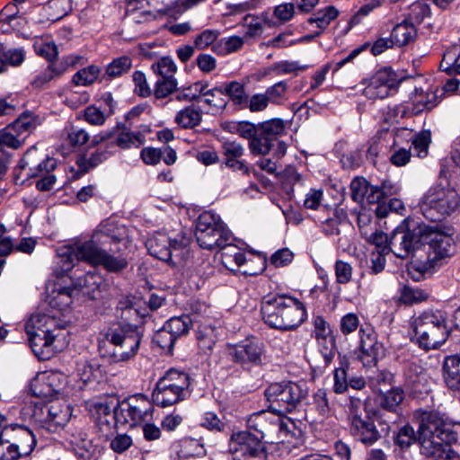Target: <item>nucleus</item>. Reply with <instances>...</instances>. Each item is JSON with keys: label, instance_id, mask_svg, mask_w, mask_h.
Listing matches in <instances>:
<instances>
[{"label": "nucleus", "instance_id": "f257e3e1", "mask_svg": "<svg viewBox=\"0 0 460 460\" xmlns=\"http://www.w3.org/2000/svg\"><path fill=\"white\" fill-rule=\"evenodd\" d=\"M93 238L84 243L79 251L81 256L87 258L88 263L102 265L110 272H119L127 267V260L121 255H115L120 252L119 244L123 241L119 234H111L110 228L102 226L94 233Z\"/></svg>", "mask_w": 460, "mask_h": 460}, {"label": "nucleus", "instance_id": "f03ea898", "mask_svg": "<svg viewBox=\"0 0 460 460\" xmlns=\"http://www.w3.org/2000/svg\"><path fill=\"white\" fill-rule=\"evenodd\" d=\"M261 310L264 323L271 328L281 331L295 330L306 318L304 304L287 295L264 297Z\"/></svg>", "mask_w": 460, "mask_h": 460}, {"label": "nucleus", "instance_id": "7ed1b4c3", "mask_svg": "<svg viewBox=\"0 0 460 460\" xmlns=\"http://www.w3.org/2000/svg\"><path fill=\"white\" fill-rule=\"evenodd\" d=\"M140 341L135 327L115 323L100 332L98 349L102 357L112 362L127 361L136 354Z\"/></svg>", "mask_w": 460, "mask_h": 460}, {"label": "nucleus", "instance_id": "20e7f679", "mask_svg": "<svg viewBox=\"0 0 460 460\" xmlns=\"http://www.w3.org/2000/svg\"><path fill=\"white\" fill-rule=\"evenodd\" d=\"M412 327L416 343L427 351L441 347L450 334L447 314L439 310L423 312L414 318Z\"/></svg>", "mask_w": 460, "mask_h": 460}, {"label": "nucleus", "instance_id": "39448f33", "mask_svg": "<svg viewBox=\"0 0 460 460\" xmlns=\"http://www.w3.org/2000/svg\"><path fill=\"white\" fill-rule=\"evenodd\" d=\"M460 208V195L448 182H437L422 198L420 210L424 217L438 222L449 217Z\"/></svg>", "mask_w": 460, "mask_h": 460}, {"label": "nucleus", "instance_id": "423d86ee", "mask_svg": "<svg viewBox=\"0 0 460 460\" xmlns=\"http://www.w3.org/2000/svg\"><path fill=\"white\" fill-rule=\"evenodd\" d=\"M269 403V410L278 412L280 416L291 412L306 399L308 390L305 385L291 381L270 384L264 391Z\"/></svg>", "mask_w": 460, "mask_h": 460}, {"label": "nucleus", "instance_id": "0eeeda50", "mask_svg": "<svg viewBox=\"0 0 460 460\" xmlns=\"http://www.w3.org/2000/svg\"><path fill=\"white\" fill-rule=\"evenodd\" d=\"M289 421L286 422L275 411H262L252 414L247 420V430L258 435L265 444L284 443L289 437Z\"/></svg>", "mask_w": 460, "mask_h": 460}, {"label": "nucleus", "instance_id": "6e6552de", "mask_svg": "<svg viewBox=\"0 0 460 460\" xmlns=\"http://www.w3.org/2000/svg\"><path fill=\"white\" fill-rule=\"evenodd\" d=\"M153 410V402L146 395H133L116 403L112 416L113 426L137 427L152 418Z\"/></svg>", "mask_w": 460, "mask_h": 460}, {"label": "nucleus", "instance_id": "1a4fd4ad", "mask_svg": "<svg viewBox=\"0 0 460 460\" xmlns=\"http://www.w3.org/2000/svg\"><path fill=\"white\" fill-rule=\"evenodd\" d=\"M427 231L425 224L403 220L392 233L390 243L393 252L398 258L405 259L424 245Z\"/></svg>", "mask_w": 460, "mask_h": 460}, {"label": "nucleus", "instance_id": "9d476101", "mask_svg": "<svg viewBox=\"0 0 460 460\" xmlns=\"http://www.w3.org/2000/svg\"><path fill=\"white\" fill-rule=\"evenodd\" d=\"M414 417L418 423V435H431L446 443L457 440V432L453 429L456 423L438 411L420 410Z\"/></svg>", "mask_w": 460, "mask_h": 460}, {"label": "nucleus", "instance_id": "9b49d317", "mask_svg": "<svg viewBox=\"0 0 460 460\" xmlns=\"http://www.w3.org/2000/svg\"><path fill=\"white\" fill-rule=\"evenodd\" d=\"M233 460H267V447L258 435L248 430L234 432L228 441Z\"/></svg>", "mask_w": 460, "mask_h": 460}, {"label": "nucleus", "instance_id": "f8f14e48", "mask_svg": "<svg viewBox=\"0 0 460 460\" xmlns=\"http://www.w3.org/2000/svg\"><path fill=\"white\" fill-rule=\"evenodd\" d=\"M285 132L284 121L273 119L258 124L257 137L249 142V149L252 155H265L270 153L278 137Z\"/></svg>", "mask_w": 460, "mask_h": 460}, {"label": "nucleus", "instance_id": "ddd939ff", "mask_svg": "<svg viewBox=\"0 0 460 460\" xmlns=\"http://www.w3.org/2000/svg\"><path fill=\"white\" fill-rule=\"evenodd\" d=\"M359 345L356 351L357 358L365 367L376 366L379 358L384 355V346L377 340L375 330L369 326L359 329Z\"/></svg>", "mask_w": 460, "mask_h": 460}, {"label": "nucleus", "instance_id": "4468645a", "mask_svg": "<svg viewBox=\"0 0 460 460\" xmlns=\"http://www.w3.org/2000/svg\"><path fill=\"white\" fill-rule=\"evenodd\" d=\"M263 353L262 343L255 340H245L237 344L227 345V354L231 360L243 367L261 365Z\"/></svg>", "mask_w": 460, "mask_h": 460}, {"label": "nucleus", "instance_id": "2eb2a0df", "mask_svg": "<svg viewBox=\"0 0 460 460\" xmlns=\"http://www.w3.org/2000/svg\"><path fill=\"white\" fill-rule=\"evenodd\" d=\"M57 160L53 157H43L36 147H31L26 151L19 163V168L25 171L28 178H38L52 173L57 168Z\"/></svg>", "mask_w": 460, "mask_h": 460}, {"label": "nucleus", "instance_id": "dca6fc26", "mask_svg": "<svg viewBox=\"0 0 460 460\" xmlns=\"http://www.w3.org/2000/svg\"><path fill=\"white\" fill-rule=\"evenodd\" d=\"M0 441L16 444L20 451L30 455L36 445L35 435L26 426L17 423L5 425L0 432Z\"/></svg>", "mask_w": 460, "mask_h": 460}, {"label": "nucleus", "instance_id": "f3484780", "mask_svg": "<svg viewBox=\"0 0 460 460\" xmlns=\"http://www.w3.org/2000/svg\"><path fill=\"white\" fill-rule=\"evenodd\" d=\"M73 291L71 288H64L58 284H53L50 290L49 287L47 289L45 302L50 312H55L59 319L70 311Z\"/></svg>", "mask_w": 460, "mask_h": 460}, {"label": "nucleus", "instance_id": "a211bd4d", "mask_svg": "<svg viewBox=\"0 0 460 460\" xmlns=\"http://www.w3.org/2000/svg\"><path fill=\"white\" fill-rule=\"evenodd\" d=\"M452 238L435 229L432 226H427V231L424 236V245H428L429 256L434 254L432 260H440L450 255Z\"/></svg>", "mask_w": 460, "mask_h": 460}, {"label": "nucleus", "instance_id": "6ab92c4d", "mask_svg": "<svg viewBox=\"0 0 460 460\" xmlns=\"http://www.w3.org/2000/svg\"><path fill=\"white\" fill-rule=\"evenodd\" d=\"M47 416L41 421V428L49 432H57L63 428L69 420V407L60 402H51L45 406Z\"/></svg>", "mask_w": 460, "mask_h": 460}, {"label": "nucleus", "instance_id": "aec40b11", "mask_svg": "<svg viewBox=\"0 0 460 460\" xmlns=\"http://www.w3.org/2000/svg\"><path fill=\"white\" fill-rule=\"evenodd\" d=\"M29 336L30 346L37 358L40 360L48 359L53 354L52 345L55 341V335L49 332V330L36 331L26 330Z\"/></svg>", "mask_w": 460, "mask_h": 460}, {"label": "nucleus", "instance_id": "412c9836", "mask_svg": "<svg viewBox=\"0 0 460 460\" xmlns=\"http://www.w3.org/2000/svg\"><path fill=\"white\" fill-rule=\"evenodd\" d=\"M350 433L356 440L367 446L373 445L381 438L379 430L368 415L350 421Z\"/></svg>", "mask_w": 460, "mask_h": 460}, {"label": "nucleus", "instance_id": "4be33fe9", "mask_svg": "<svg viewBox=\"0 0 460 460\" xmlns=\"http://www.w3.org/2000/svg\"><path fill=\"white\" fill-rule=\"evenodd\" d=\"M418 443L420 455L429 460L447 459L449 451H454L450 444L446 443L434 436L418 435Z\"/></svg>", "mask_w": 460, "mask_h": 460}, {"label": "nucleus", "instance_id": "5701e85b", "mask_svg": "<svg viewBox=\"0 0 460 460\" xmlns=\"http://www.w3.org/2000/svg\"><path fill=\"white\" fill-rule=\"evenodd\" d=\"M42 124V118L30 111L21 113L9 126L25 143L27 137Z\"/></svg>", "mask_w": 460, "mask_h": 460}, {"label": "nucleus", "instance_id": "b1692460", "mask_svg": "<svg viewBox=\"0 0 460 460\" xmlns=\"http://www.w3.org/2000/svg\"><path fill=\"white\" fill-rule=\"evenodd\" d=\"M65 321L59 319L55 312H49L48 314L37 312L33 314L26 324V330L45 331L49 330L50 333L56 329L65 328Z\"/></svg>", "mask_w": 460, "mask_h": 460}, {"label": "nucleus", "instance_id": "393cba45", "mask_svg": "<svg viewBox=\"0 0 460 460\" xmlns=\"http://www.w3.org/2000/svg\"><path fill=\"white\" fill-rule=\"evenodd\" d=\"M75 453L81 458L91 459L95 456L96 447L82 429H75L68 438Z\"/></svg>", "mask_w": 460, "mask_h": 460}, {"label": "nucleus", "instance_id": "a878e982", "mask_svg": "<svg viewBox=\"0 0 460 460\" xmlns=\"http://www.w3.org/2000/svg\"><path fill=\"white\" fill-rule=\"evenodd\" d=\"M443 380L451 391H460V356L450 355L444 359Z\"/></svg>", "mask_w": 460, "mask_h": 460}, {"label": "nucleus", "instance_id": "bb28decb", "mask_svg": "<svg viewBox=\"0 0 460 460\" xmlns=\"http://www.w3.org/2000/svg\"><path fill=\"white\" fill-rule=\"evenodd\" d=\"M66 382V376L58 372L45 373L35 394L43 398H50L58 394Z\"/></svg>", "mask_w": 460, "mask_h": 460}, {"label": "nucleus", "instance_id": "cd10ccee", "mask_svg": "<svg viewBox=\"0 0 460 460\" xmlns=\"http://www.w3.org/2000/svg\"><path fill=\"white\" fill-rule=\"evenodd\" d=\"M83 246L84 243L73 246H62L58 248L57 252V264L58 265L61 272L65 273L71 270L75 266V261L87 262V258L85 256H81L79 252Z\"/></svg>", "mask_w": 460, "mask_h": 460}, {"label": "nucleus", "instance_id": "c85d7f7f", "mask_svg": "<svg viewBox=\"0 0 460 460\" xmlns=\"http://www.w3.org/2000/svg\"><path fill=\"white\" fill-rule=\"evenodd\" d=\"M195 232H218L220 235H232L219 216L211 211H204L199 216Z\"/></svg>", "mask_w": 460, "mask_h": 460}, {"label": "nucleus", "instance_id": "c756f323", "mask_svg": "<svg viewBox=\"0 0 460 460\" xmlns=\"http://www.w3.org/2000/svg\"><path fill=\"white\" fill-rule=\"evenodd\" d=\"M218 232H195V236L199 245L207 250L219 249L223 250L231 246L233 242L232 235H220Z\"/></svg>", "mask_w": 460, "mask_h": 460}, {"label": "nucleus", "instance_id": "7c9ffc66", "mask_svg": "<svg viewBox=\"0 0 460 460\" xmlns=\"http://www.w3.org/2000/svg\"><path fill=\"white\" fill-rule=\"evenodd\" d=\"M23 3H18L13 0V3L7 4L0 12L1 29L4 32L14 30L22 24L24 19L20 15L19 5Z\"/></svg>", "mask_w": 460, "mask_h": 460}, {"label": "nucleus", "instance_id": "2f4dec72", "mask_svg": "<svg viewBox=\"0 0 460 460\" xmlns=\"http://www.w3.org/2000/svg\"><path fill=\"white\" fill-rule=\"evenodd\" d=\"M150 254L161 261H170L172 258L171 241L162 233L149 239L146 243Z\"/></svg>", "mask_w": 460, "mask_h": 460}, {"label": "nucleus", "instance_id": "473e14b6", "mask_svg": "<svg viewBox=\"0 0 460 460\" xmlns=\"http://www.w3.org/2000/svg\"><path fill=\"white\" fill-rule=\"evenodd\" d=\"M416 37L417 30L415 25L408 19H405L402 22L396 24L391 32V38L397 47H402L410 44L415 40Z\"/></svg>", "mask_w": 460, "mask_h": 460}, {"label": "nucleus", "instance_id": "72a5a7b5", "mask_svg": "<svg viewBox=\"0 0 460 460\" xmlns=\"http://www.w3.org/2000/svg\"><path fill=\"white\" fill-rule=\"evenodd\" d=\"M141 158L146 164L155 165L162 159L170 165L172 164V149L169 146L163 147H145L140 153Z\"/></svg>", "mask_w": 460, "mask_h": 460}, {"label": "nucleus", "instance_id": "f704fd0d", "mask_svg": "<svg viewBox=\"0 0 460 460\" xmlns=\"http://www.w3.org/2000/svg\"><path fill=\"white\" fill-rule=\"evenodd\" d=\"M220 89L219 93L227 95L231 102L240 109H245L248 94L245 92L243 84L238 81H232L220 85Z\"/></svg>", "mask_w": 460, "mask_h": 460}, {"label": "nucleus", "instance_id": "c9c22d12", "mask_svg": "<svg viewBox=\"0 0 460 460\" xmlns=\"http://www.w3.org/2000/svg\"><path fill=\"white\" fill-rule=\"evenodd\" d=\"M177 455L180 458L190 456H203L206 455L204 444L192 438H184L179 441Z\"/></svg>", "mask_w": 460, "mask_h": 460}, {"label": "nucleus", "instance_id": "e433bc0d", "mask_svg": "<svg viewBox=\"0 0 460 460\" xmlns=\"http://www.w3.org/2000/svg\"><path fill=\"white\" fill-rule=\"evenodd\" d=\"M190 376L189 374L174 369V403L186 400L190 394Z\"/></svg>", "mask_w": 460, "mask_h": 460}, {"label": "nucleus", "instance_id": "4c0bfd02", "mask_svg": "<svg viewBox=\"0 0 460 460\" xmlns=\"http://www.w3.org/2000/svg\"><path fill=\"white\" fill-rule=\"evenodd\" d=\"M361 234L367 239L368 243L376 246V252H393V247L390 243V237H388L387 234H385L383 231L376 230L375 232L368 234L367 231L361 230Z\"/></svg>", "mask_w": 460, "mask_h": 460}, {"label": "nucleus", "instance_id": "58836bf2", "mask_svg": "<svg viewBox=\"0 0 460 460\" xmlns=\"http://www.w3.org/2000/svg\"><path fill=\"white\" fill-rule=\"evenodd\" d=\"M23 145L24 143L22 137H19L18 135L13 132L9 124L0 129V154H4V151L5 148L17 150Z\"/></svg>", "mask_w": 460, "mask_h": 460}, {"label": "nucleus", "instance_id": "ea45409f", "mask_svg": "<svg viewBox=\"0 0 460 460\" xmlns=\"http://www.w3.org/2000/svg\"><path fill=\"white\" fill-rule=\"evenodd\" d=\"M71 10V0H50L46 6V12L49 14V19L51 21H58L63 18Z\"/></svg>", "mask_w": 460, "mask_h": 460}, {"label": "nucleus", "instance_id": "a19ab883", "mask_svg": "<svg viewBox=\"0 0 460 460\" xmlns=\"http://www.w3.org/2000/svg\"><path fill=\"white\" fill-rule=\"evenodd\" d=\"M0 56L4 61L5 68L6 65L19 66L25 59V51L22 48H6L0 42Z\"/></svg>", "mask_w": 460, "mask_h": 460}, {"label": "nucleus", "instance_id": "79ce46f5", "mask_svg": "<svg viewBox=\"0 0 460 460\" xmlns=\"http://www.w3.org/2000/svg\"><path fill=\"white\" fill-rule=\"evenodd\" d=\"M101 69L97 66H88L77 71L72 77L75 85L88 86L93 84L98 78Z\"/></svg>", "mask_w": 460, "mask_h": 460}, {"label": "nucleus", "instance_id": "37998d69", "mask_svg": "<svg viewBox=\"0 0 460 460\" xmlns=\"http://www.w3.org/2000/svg\"><path fill=\"white\" fill-rule=\"evenodd\" d=\"M60 76H62V69L58 68L56 63H49L44 70L35 75L32 80V85L34 87L41 88Z\"/></svg>", "mask_w": 460, "mask_h": 460}, {"label": "nucleus", "instance_id": "c03bdc74", "mask_svg": "<svg viewBox=\"0 0 460 460\" xmlns=\"http://www.w3.org/2000/svg\"><path fill=\"white\" fill-rule=\"evenodd\" d=\"M201 119L200 112L192 106L187 107L179 111L176 115L175 121L184 128H192L197 126Z\"/></svg>", "mask_w": 460, "mask_h": 460}, {"label": "nucleus", "instance_id": "a18cd8bd", "mask_svg": "<svg viewBox=\"0 0 460 460\" xmlns=\"http://www.w3.org/2000/svg\"><path fill=\"white\" fill-rule=\"evenodd\" d=\"M197 341L199 349L207 354L211 351L216 341L217 334L215 328L211 326H204L197 332Z\"/></svg>", "mask_w": 460, "mask_h": 460}, {"label": "nucleus", "instance_id": "49530a36", "mask_svg": "<svg viewBox=\"0 0 460 460\" xmlns=\"http://www.w3.org/2000/svg\"><path fill=\"white\" fill-rule=\"evenodd\" d=\"M349 362L344 360L341 363V367H337L333 372V392L337 394L345 393L349 388L348 379Z\"/></svg>", "mask_w": 460, "mask_h": 460}, {"label": "nucleus", "instance_id": "de8ad7c7", "mask_svg": "<svg viewBox=\"0 0 460 460\" xmlns=\"http://www.w3.org/2000/svg\"><path fill=\"white\" fill-rule=\"evenodd\" d=\"M132 66L131 58L128 56H122L115 58L110 63L105 71V75L109 78H114L120 76L124 73L128 72Z\"/></svg>", "mask_w": 460, "mask_h": 460}, {"label": "nucleus", "instance_id": "09e8293b", "mask_svg": "<svg viewBox=\"0 0 460 460\" xmlns=\"http://www.w3.org/2000/svg\"><path fill=\"white\" fill-rule=\"evenodd\" d=\"M418 440V433L410 424L401 427L394 437V443L402 449L410 447Z\"/></svg>", "mask_w": 460, "mask_h": 460}, {"label": "nucleus", "instance_id": "8fccbe9b", "mask_svg": "<svg viewBox=\"0 0 460 460\" xmlns=\"http://www.w3.org/2000/svg\"><path fill=\"white\" fill-rule=\"evenodd\" d=\"M243 44V40L242 38L233 36L221 40L219 42L213 45L212 49L217 55H226L237 51L242 48Z\"/></svg>", "mask_w": 460, "mask_h": 460}, {"label": "nucleus", "instance_id": "3c124183", "mask_svg": "<svg viewBox=\"0 0 460 460\" xmlns=\"http://www.w3.org/2000/svg\"><path fill=\"white\" fill-rule=\"evenodd\" d=\"M404 398L403 391L400 388H393L383 394L381 406L383 409L394 412Z\"/></svg>", "mask_w": 460, "mask_h": 460}, {"label": "nucleus", "instance_id": "603ef678", "mask_svg": "<svg viewBox=\"0 0 460 460\" xmlns=\"http://www.w3.org/2000/svg\"><path fill=\"white\" fill-rule=\"evenodd\" d=\"M430 7L423 1H416L410 5L408 20L414 23H421L426 17L430 16Z\"/></svg>", "mask_w": 460, "mask_h": 460}, {"label": "nucleus", "instance_id": "864d4df0", "mask_svg": "<svg viewBox=\"0 0 460 460\" xmlns=\"http://www.w3.org/2000/svg\"><path fill=\"white\" fill-rule=\"evenodd\" d=\"M172 368H169L165 374L159 378L156 386L153 392V398L157 401L164 402L162 393L166 392L169 396H172Z\"/></svg>", "mask_w": 460, "mask_h": 460}, {"label": "nucleus", "instance_id": "5fc2aeb1", "mask_svg": "<svg viewBox=\"0 0 460 460\" xmlns=\"http://www.w3.org/2000/svg\"><path fill=\"white\" fill-rule=\"evenodd\" d=\"M109 155L110 153L106 150L98 149L89 158L82 157L78 159L76 164L82 172H86L89 169L94 168L107 160Z\"/></svg>", "mask_w": 460, "mask_h": 460}, {"label": "nucleus", "instance_id": "6e6d98bb", "mask_svg": "<svg viewBox=\"0 0 460 460\" xmlns=\"http://www.w3.org/2000/svg\"><path fill=\"white\" fill-rule=\"evenodd\" d=\"M313 398L314 405L319 414L323 418L328 417L332 412V405L328 397L327 391L324 389H318L314 393Z\"/></svg>", "mask_w": 460, "mask_h": 460}, {"label": "nucleus", "instance_id": "4d7b16f0", "mask_svg": "<svg viewBox=\"0 0 460 460\" xmlns=\"http://www.w3.org/2000/svg\"><path fill=\"white\" fill-rule=\"evenodd\" d=\"M339 14L338 10L333 6H328L323 11H319L314 17L308 20L309 22H315L321 30L325 29L330 22Z\"/></svg>", "mask_w": 460, "mask_h": 460}, {"label": "nucleus", "instance_id": "13d9d810", "mask_svg": "<svg viewBox=\"0 0 460 460\" xmlns=\"http://www.w3.org/2000/svg\"><path fill=\"white\" fill-rule=\"evenodd\" d=\"M428 298V295L420 288L404 286L401 291L400 300L406 305L420 303Z\"/></svg>", "mask_w": 460, "mask_h": 460}, {"label": "nucleus", "instance_id": "bf43d9fd", "mask_svg": "<svg viewBox=\"0 0 460 460\" xmlns=\"http://www.w3.org/2000/svg\"><path fill=\"white\" fill-rule=\"evenodd\" d=\"M307 68V66H302L296 61H280L271 65L270 70L278 75L296 74L298 71H303Z\"/></svg>", "mask_w": 460, "mask_h": 460}, {"label": "nucleus", "instance_id": "052dcab7", "mask_svg": "<svg viewBox=\"0 0 460 460\" xmlns=\"http://www.w3.org/2000/svg\"><path fill=\"white\" fill-rule=\"evenodd\" d=\"M368 181L363 177H356L350 182L351 199L358 203L365 200L369 187Z\"/></svg>", "mask_w": 460, "mask_h": 460}, {"label": "nucleus", "instance_id": "680f3d73", "mask_svg": "<svg viewBox=\"0 0 460 460\" xmlns=\"http://www.w3.org/2000/svg\"><path fill=\"white\" fill-rule=\"evenodd\" d=\"M459 60L460 49L456 47L452 48L445 52L440 62V69L450 75L455 72Z\"/></svg>", "mask_w": 460, "mask_h": 460}, {"label": "nucleus", "instance_id": "e2e57ef3", "mask_svg": "<svg viewBox=\"0 0 460 460\" xmlns=\"http://www.w3.org/2000/svg\"><path fill=\"white\" fill-rule=\"evenodd\" d=\"M153 71L158 79H172V58L163 57L152 65Z\"/></svg>", "mask_w": 460, "mask_h": 460}, {"label": "nucleus", "instance_id": "0e129e2a", "mask_svg": "<svg viewBox=\"0 0 460 460\" xmlns=\"http://www.w3.org/2000/svg\"><path fill=\"white\" fill-rule=\"evenodd\" d=\"M397 80L394 73L390 68H383L378 70L371 78L368 85H396Z\"/></svg>", "mask_w": 460, "mask_h": 460}, {"label": "nucleus", "instance_id": "69168bd1", "mask_svg": "<svg viewBox=\"0 0 460 460\" xmlns=\"http://www.w3.org/2000/svg\"><path fill=\"white\" fill-rule=\"evenodd\" d=\"M100 373L99 365L89 362H82L77 367V376L80 380L86 384L92 380H95Z\"/></svg>", "mask_w": 460, "mask_h": 460}, {"label": "nucleus", "instance_id": "338daca9", "mask_svg": "<svg viewBox=\"0 0 460 460\" xmlns=\"http://www.w3.org/2000/svg\"><path fill=\"white\" fill-rule=\"evenodd\" d=\"M348 409L350 421L357 418H363L365 415H367L365 407V400L355 395L349 396Z\"/></svg>", "mask_w": 460, "mask_h": 460}, {"label": "nucleus", "instance_id": "774afa93", "mask_svg": "<svg viewBox=\"0 0 460 460\" xmlns=\"http://www.w3.org/2000/svg\"><path fill=\"white\" fill-rule=\"evenodd\" d=\"M27 456L20 451L16 444L0 441V460H19Z\"/></svg>", "mask_w": 460, "mask_h": 460}]
</instances>
